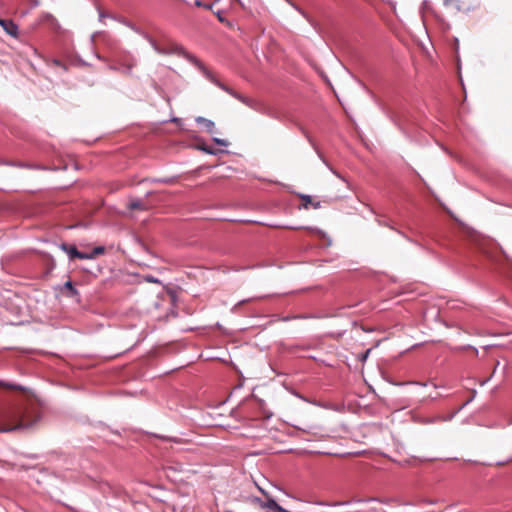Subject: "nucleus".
I'll list each match as a JSON object with an SVG mask.
<instances>
[{"label": "nucleus", "instance_id": "nucleus-1", "mask_svg": "<svg viewBox=\"0 0 512 512\" xmlns=\"http://www.w3.org/2000/svg\"><path fill=\"white\" fill-rule=\"evenodd\" d=\"M40 420L35 409L25 406L7 408L0 417V432L7 433L32 428Z\"/></svg>", "mask_w": 512, "mask_h": 512}, {"label": "nucleus", "instance_id": "nucleus-2", "mask_svg": "<svg viewBox=\"0 0 512 512\" xmlns=\"http://www.w3.org/2000/svg\"><path fill=\"white\" fill-rule=\"evenodd\" d=\"M190 63L194 65L207 80H209L211 83L219 87L221 90L225 91L226 93H228L235 99L239 100L249 108L257 112L264 113V105L262 103L241 95L240 93L236 92L235 90L231 89L230 87L219 81L196 56L190 57Z\"/></svg>", "mask_w": 512, "mask_h": 512}, {"label": "nucleus", "instance_id": "nucleus-3", "mask_svg": "<svg viewBox=\"0 0 512 512\" xmlns=\"http://www.w3.org/2000/svg\"><path fill=\"white\" fill-rule=\"evenodd\" d=\"M190 63L194 65L207 80H209L211 83L219 87L221 90L225 91L226 93H228L235 99L239 100L249 108L257 112L264 113V105L262 103L241 95L240 93L236 92L235 90L231 89L230 87L219 81L196 56L190 57Z\"/></svg>", "mask_w": 512, "mask_h": 512}, {"label": "nucleus", "instance_id": "nucleus-4", "mask_svg": "<svg viewBox=\"0 0 512 512\" xmlns=\"http://www.w3.org/2000/svg\"><path fill=\"white\" fill-rule=\"evenodd\" d=\"M141 36L148 41V43L151 45L153 50L160 54V55H171L176 54L178 56H181L185 58L187 61L190 62V57L194 56L193 54L189 53L182 47L181 45H174L170 50H164L161 46L157 44V42L146 32L141 33Z\"/></svg>", "mask_w": 512, "mask_h": 512}, {"label": "nucleus", "instance_id": "nucleus-5", "mask_svg": "<svg viewBox=\"0 0 512 512\" xmlns=\"http://www.w3.org/2000/svg\"><path fill=\"white\" fill-rule=\"evenodd\" d=\"M39 485H42L48 493H53L57 489L59 479L56 475L50 474L47 471H41L39 477L36 479Z\"/></svg>", "mask_w": 512, "mask_h": 512}, {"label": "nucleus", "instance_id": "nucleus-6", "mask_svg": "<svg viewBox=\"0 0 512 512\" xmlns=\"http://www.w3.org/2000/svg\"><path fill=\"white\" fill-rule=\"evenodd\" d=\"M0 26L3 30L11 37L18 38L19 28L18 25L14 23L11 19H1Z\"/></svg>", "mask_w": 512, "mask_h": 512}, {"label": "nucleus", "instance_id": "nucleus-7", "mask_svg": "<svg viewBox=\"0 0 512 512\" xmlns=\"http://www.w3.org/2000/svg\"><path fill=\"white\" fill-rule=\"evenodd\" d=\"M7 166L12 167H18V168H27V169H34V170H45L46 168L43 165L40 164H30L26 162H5Z\"/></svg>", "mask_w": 512, "mask_h": 512}, {"label": "nucleus", "instance_id": "nucleus-8", "mask_svg": "<svg viewBox=\"0 0 512 512\" xmlns=\"http://www.w3.org/2000/svg\"><path fill=\"white\" fill-rule=\"evenodd\" d=\"M196 123L197 124H203L207 130V132L209 133H213L214 130H215V123L210 120V119H207L205 117H202V116H198L196 117L195 119Z\"/></svg>", "mask_w": 512, "mask_h": 512}, {"label": "nucleus", "instance_id": "nucleus-9", "mask_svg": "<svg viewBox=\"0 0 512 512\" xmlns=\"http://www.w3.org/2000/svg\"><path fill=\"white\" fill-rule=\"evenodd\" d=\"M118 21L120 23L124 24L125 26L129 27L131 30H133L134 32H136L139 35H141V33L144 32L139 27H137L135 24H133L132 22L128 21L127 19H125L123 17L119 18Z\"/></svg>", "mask_w": 512, "mask_h": 512}, {"label": "nucleus", "instance_id": "nucleus-10", "mask_svg": "<svg viewBox=\"0 0 512 512\" xmlns=\"http://www.w3.org/2000/svg\"><path fill=\"white\" fill-rule=\"evenodd\" d=\"M64 289L68 290L69 292V296L73 297V296H76L78 295V290L75 288L74 284L72 283V281L68 280L64 283Z\"/></svg>", "mask_w": 512, "mask_h": 512}, {"label": "nucleus", "instance_id": "nucleus-11", "mask_svg": "<svg viewBox=\"0 0 512 512\" xmlns=\"http://www.w3.org/2000/svg\"><path fill=\"white\" fill-rule=\"evenodd\" d=\"M177 177H164V178H154L151 180L152 183H162V184H173L176 181Z\"/></svg>", "mask_w": 512, "mask_h": 512}, {"label": "nucleus", "instance_id": "nucleus-12", "mask_svg": "<svg viewBox=\"0 0 512 512\" xmlns=\"http://www.w3.org/2000/svg\"><path fill=\"white\" fill-rule=\"evenodd\" d=\"M315 504L320 505V506L338 507V506L347 505L348 502H333V503H329V502H326V501H316Z\"/></svg>", "mask_w": 512, "mask_h": 512}, {"label": "nucleus", "instance_id": "nucleus-13", "mask_svg": "<svg viewBox=\"0 0 512 512\" xmlns=\"http://www.w3.org/2000/svg\"><path fill=\"white\" fill-rule=\"evenodd\" d=\"M264 296H261V297H253V298H247V299H243V300H240L239 302H237L234 307L232 308V311L233 312H236L238 307H240L241 305L245 304V303H248L250 301H253V300H256V299H262Z\"/></svg>", "mask_w": 512, "mask_h": 512}, {"label": "nucleus", "instance_id": "nucleus-14", "mask_svg": "<svg viewBox=\"0 0 512 512\" xmlns=\"http://www.w3.org/2000/svg\"><path fill=\"white\" fill-rule=\"evenodd\" d=\"M443 4L446 7L454 6L456 11H460L461 10V5H460V1L459 0H443Z\"/></svg>", "mask_w": 512, "mask_h": 512}, {"label": "nucleus", "instance_id": "nucleus-15", "mask_svg": "<svg viewBox=\"0 0 512 512\" xmlns=\"http://www.w3.org/2000/svg\"><path fill=\"white\" fill-rule=\"evenodd\" d=\"M78 249L75 245H70L68 251H67V255L69 257V260H74L77 255H78Z\"/></svg>", "mask_w": 512, "mask_h": 512}, {"label": "nucleus", "instance_id": "nucleus-16", "mask_svg": "<svg viewBox=\"0 0 512 512\" xmlns=\"http://www.w3.org/2000/svg\"><path fill=\"white\" fill-rule=\"evenodd\" d=\"M164 469L166 471L181 472V471H183V466L181 464L166 465V466H164Z\"/></svg>", "mask_w": 512, "mask_h": 512}, {"label": "nucleus", "instance_id": "nucleus-17", "mask_svg": "<svg viewBox=\"0 0 512 512\" xmlns=\"http://www.w3.org/2000/svg\"><path fill=\"white\" fill-rule=\"evenodd\" d=\"M457 413L458 410L454 411L453 413L447 416H437V419L440 420V422H448L451 421L456 416Z\"/></svg>", "mask_w": 512, "mask_h": 512}, {"label": "nucleus", "instance_id": "nucleus-18", "mask_svg": "<svg viewBox=\"0 0 512 512\" xmlns=\"http://www.w3.org/2000/svg\"><path fill=\"white\" fill-rule=\"evenodd\" d=\"M76 258L82 259V260H91V259H93V256H92L91 252L86 253V252L78 251V255Z\"/></svg>", "mask_w": 512, "mask_h": 512}, {"label": "nucleus", "instance_id": "nucleus-19", "mask_svg": "<svg viewBox=\"0 0 512 512\" xmlns=\"http://www.w3.org/2000/svg\"><path fill=\"white\" fill-rule=\"evenodd\" d=\"M199 149L209 155H216L217 154V151L209 146H206V145H203V146H200Z\"/></svg>", "mask_w": 512, "mask_h": 512}, {"label": "nucleus", "instance_id": "nucleus-20", "mask_svg": "<svg viewBox=\"0 0 512 512\" xmlns=\"http://www.w3.org/2000/svg\"><path fill=\"white\" fill-rule=\"evenodd\" d=\"M307 138H308V141L310 142V144H311V145L313 146V148L315 149V151H316V153L318 154L319 158L323 161V163H324L325 165H327V166H328V163L326 162V160L324 159V157L322 156V154L320 153V151H319V150H318V148L316 147V145H315V143L313 142V140H312L310 137H308V136H307Z\"/></svg>", "mask_w": 512, "mask_h": 512}, {"label": "nucleus", "instance_id": "nucleus-21", "mask_svg": "<svg viewBox=\"0 0 512 512\" xmlns=\"http://www.w3.org/2000/svg\"><path fill=\"white\" fill-rule=\"evenodd\" d=\"M105 251V248L103 246H97L92 251L91 254L93 256V259L96 258V256L103 254Z\"/></svg>", "mask_w": 512, "mask_h": 512}, {"label": "nucleus", "instance_id": "nucleus-22", "mask_svg": "<svg viewBox=\"0 0 512 512\" xmlns=\"http://www.w3.org/2000/svg\"><path fill=\"white\" fill-rule=\"evenodd\" d=\"M436 422H440V420L437 419V416L435 417H425L421 420L422 424H433Z\"/></svg>", "mask_w": 512, "mask_h": 512}, {"label": "nucleus", "instance_id": "nucleus-23", "mask_svg": "<svg viewBox=\"0 0 512 512\" xmlns=\"http://www.w3.org/2000/svg\"><path fill=\"white\" fill-rule=\"evenodd\" d=\"M133 67L134 64L122 65L121 68H119V70H121L125 74H131Z\"/></svg>", "mask_w": 512, "mask_h": 512}, {"label": "nucleus", "instance_id": "nucleus-24", "mask_svg": "<svg viewBox=\"0 0 512 512\" xmlns=\"http://www.w3.org/2000/svg\"><path fill=\"white\" fill-rule=\"evenodd\" d=\"M213 142L216 143L217 145H220V146H228L229 145V142L225 139H221V138H218V137H213L212 138Z\"/></svg>", "mask_w": 512, "mask_h": 512}, {"label": "nucleus", "instance_id": "nucleus-25", "mask_svg": "<svg viewBox=\"0 0 512 512\" xmlns=\"http://www.w3.org/2000/svg\"><path fill=\"white\" fill-rule=\"evenodd\" d=\"M300 197H301V199H303V200H304V202H305V203L303 204L304 208H307V207H308V204H310V203H311V196H310V195L301 194V195H300Z\"/></svg>", "mask_w": 512, "mask_h": 512}, {"label": "nucleus", "instance_id": "nucleus-26", "mask_svg": "<svg viewBox=\"0 0 512 512\" xmlns=\"http://www.w3.org/2000/svg\"><path fill=\"white\" fill-rule=\"evenodd\" d=\"M308 317H309V316H302V315H296V316H291V317H290V316H286V317H284L282 320H283V321H289V320H291V319H300V318H301V319H305V318H308Z\"/></svg>", "mask_w": 512, "mask_h": 512}, {"label": "nucleus", "instance_id": "nucleus-27", "mask_svg": "<svg viewBox=\"0 0 512 512\" xmlns=\"http://www.w3.org/2000/svg\"><path fill=\"white\" fill-rule=\"evenodd\" d=\"M474 393H476V391L474 390ZM474 396L475 394H473V396L471 398H469L467 401H465L457 410L458 412H460L464 407H466L469 403H471L474 399Z\"/></svg>", "mask_w": 512, "mask_h": 512}, {"label": "nucleus", "instance_id": "nucleus-28", "mask_svg": "<svg viewBox=\"0 0 512 512\" xmlns=\"http://www.w3.org/2000/svg\"><path fill=\"white\" fill-rule=\"evenodd\" d=\"M145 280L149 283H159L160 281L153 276H146Z\"/></svg>", "mask_w": 512, "mask_h": 512}, {"label": "nucleus", "instance_id": "nucleus-29", "mask_svg": "<svg viewBox=\"0 0 512 512\" xmlns=\"http://www.w3.org/2000/svg\"><path fill=\"white\" fill-rule=\"evenodd\" d=\"M70 245H71V244L61 243V244L59 245V247H60V249H61L62 251H64V252L67 254V251H68V249H69Z\"/></svg>", "mask_w": 512, "mask_h": 512}, {"label": "nucleus", "instance_id": "nucleus-30", "mask_svg": "<svg viewBox=\"0 0 512 512\" xmlns=\"http://www.w3.org/2000/svg\"><path fill=\"white\" fill-rule=\"evenodd\" d=\"M141 207V203L139 201H136V202H132L130 204V208L131 209H139Z\"/></svg>", "mask_w": 512, "mask_h": 512}, {"label": "nucleus", "instance_id": "nucleus-31", "mask_svg": "<svg viewBox=\"0 0 512 512\" xmlns=\"http://www.w3.org/2000/svg\"><path fill=\"white\" fill-rule=\"evenodd\" d=\"M169 121L172 122V123H175L177 125L182 123V120L180 118H178V117H172Z\"/></svg>", "mask_w": 512, "mask_h": 512}, {"label": "nucleus", "instance_id": "nucleus-32", "mask_svg": "<svg viewBox=\"0 0 512 512\" xmlns=\"http://www.w3.org/2000/svg\"><path fill=\"white\" fill-rule=\"evenodd\" d=\"M159 438L165 440V441H173V442H179V440H177L176 438H170V437H166V436H159Z\"/></svg>", "mask_w": 512, "mask_h": 512}, {"label": "nucleus", "instance_id": "nucleus-33", "mask_svg": "<svg viewBox=\"0 0 512 512\" xmlns=\"http://www.w3.org/2000/svg\"><path fill=\"white\" fill-rule=\"evenodd\" d=\"M430 7L429 1L424 0L422 3V10L428 9Z\"/></svg>", "mask_w": 512, "mask_h": 512}, {"label": "nucleus", "instance_id": "nucleus-34", "mask_svg": "<svg viewBox=\"0 0 512 512\" xmlns=\"http://www.w3.org/2000/svg\"><path fill=\"white\" fill-rule=\"evenodd\" d=\"M105 17H108V15L105 12L99 10V20L102 21V19Z\"/></svg>", "mask_w": 512, "mask_h": 512}, {"label": "nucleus", "instance_id": "nucleus-35", "mask_svg": "<svg viewBox=\"0 0 512 512\" xmlns=\"http://www.w3.org/2000/svg\"><path fill=\"white\" fill-rule=\"evenodd\" d=\"M369 353H370V349H368V350H367V351L362 355L361 360H363V361H364V360H366V359H367V357H368V355H369Z\"/></svg>", "mask_w": 512, "mask_h": 512}, {"label": "nucleus", "instance_id": "nucleus-36", "mask_svg": "<svg viewBox=\"0 0 512 512\" xmlns=\"http://www.w3.org/2000/svg\"><path fill=\"white\" fill-rule=\"evenodd\" d=\"M194 3H195V6H197V7H203L204 6V3L202 1H200V0H195Z\"/></svg>", "mask_w": 512, "mask_h": 512}, {"label": "nucleus", "instance_id": "nucleus-37", "mask_svg": "<svg viewBox=\"0 0 512 512\" xmlns=\"http://www.w3.org/2000/svg\"><path fill=\"white\" fill-rule=\"evenodd\" d=\"M212 7H213L212 4H205V3H204V6H203V8H205L206 10H211Z\"/></svg>", "mask_w": 512, "mask_h": 512}, {"label": "nucleus", "instance_id": "nucleus-38", "mask_svg": "<svg viewBox=\"0 0 512 512\" xmlns=\"http://www.w3.org/2000/svg\"><path fill=\"white\" fill-rule=\"evenodd\" d=\"M174 45H176L175 43L173 44H170L169 46L167 47H162L164 50H170Z\"/></svg>", "mask_w": 512, "mask_h": 512}, {"label": "nucleus", "instance_id": "nucleus-39", "mask_svg": "<svg viewBox=\"0 0 512 512\" xmlns=\"http://www.w3.org/2000/svg\"><path fill=\"white\" fill-rule=\"evenodd\" d=\"M313 207L315 209L319 208L320 207V202L313 203Z\"/></svg>", "mask_w": 512, "mask_h": 512}, {"label": "nucleus", "instance_id": "nucleus-40", "mask_svg": "<svg viewBox=\"0 0 512 512\" xmlns=\"http://www.w3.org/2000/svg\"><path fill=\"white\" fill-rule=\"evenodd\" d=\"M304 17H306V14L304 13V11L300 10L299 8L295 7Z\"/></svg>", "mask_w": 512, "mask_h": 512}, {"label": "nucleus", "instance_id": "nucleus-41", "mask_svg": "<svg viewBox=\"0 0 512 512\" xmlns=\"http://www.w3.org/2000/svg\"><path fill=\"white\" fill-rule=\"evenodd\" d=\"M488 380H489V379H486V380L482 381V382H481V385H482V386H483V385H485V384L488 382Z\"/></svg>", "mask_w": 512, "mask_h": 512}, {"label": "nucleus", "instance_id": "nucleus-42", "mask_svg": "<svg viewBox=\"0 0 512 512\" xmlns=\"http://www.w3.org/2000/svg\"><path fill=\"white\" fill-rule=\"evenodd\" d=\"M331 171L334 173V175H336L337 177H340V175L336 171H334L332 169H331Z\"/></svg>", "mask_w": 512, "mask_h": 512}, {"label": "nucleus", "instance_id": "nucleus-43", "mask_svg": "<svg viewBox=\"0 0 512 512\" xmlns=\"http://www.w3.org/2000/svg\"><path fill=\"white\" fill-rule=\"evenodd\" d=\"M5 162V160H0V165H6Z\"/></svg>", "mask_w": 512, "mask_h": 512}]
</instances>
